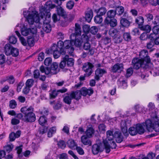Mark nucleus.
<instances>
[{"label": "nucleus", "mask_w": 159, "mask_h": 159, "mask_svg": "<svg viewBox=\"0 0 159 159\" xmlns=\"http://www.w3.org/2000/svg\"><path fill=\"white\" fill-rule=\"evenodd\" d=\"M23 14L29 24L30 25V28H28L21 24H18L16 27V30L20 29L22 35L26 36L30 33L35 34L37 32V27L36 24H39L40 19L38 16L37 12L35 11H24Z\"/></svg>", "instance_id": "1"}, {"label": "nucleus", "mask_w": 159, "mask_h": 159, "mask_svg": "<svg viewBox=\"0 0 159 159\" xmlns=\"http://www.w3.org/2000/svg\"><path fill=\"white\" fill-rule=\"evenodd\" d=\"M55 7V5L52 4L50 1L47 2L44 6H41L39 8L40 12L37 14L38 17L40 19V21L39 24H35L36 27L38 28H40V21L42 19L43 25V29L46 33L50 32L51 30L50 25L49 24L50 21L51 13L50 12V9H52Z\"/></svg>", "instance_id": "2"}, {"label": "nucleus", "mask_w": 159, "mask_h": 159, "mask_svg": "<svg viewBox=\"0 0 159 159\" xmlns=\"http://www.w3.org/2000/svg\"><path fill=\"white\" fill-rule=\"evenodd\" d=\"M20 111L24 114L23 120L26 122H32L36 119V116L33 112L34 108L31 106L24 107L20 109Z\"/></svg>", "instance_id": "3"}, {"label": "nucleus", "mask_w": 159, "mask_h": 159, "mask_svg": "<svg viewBox=\"0 0 159 159\" xmlns=\"http://www.w3.org/2000/svg\"><path fill=\"white\" fill-rule=\"evenodd\" d=\"M57 44L61 54H65L66 52V49H68L69 54L71 55H72L74 48L72 47L73 43L72 40H66L64 42L60 40L57 42Z\"/></svg>", "instance_id": "4"}, {"label": "nucleus", "mask_w": 159, "mask_h": 159, "mask_svg": "<svg viewBox=\"0 0 159 159\" xmlns=\"http://www.w3.org/2000/svg\"><path fill=\"white\" fill-rule=\"evenodd\" d=\"M155 117H153V121L150 120L146 121V129L149 132H152L154 130L156 132H159V117L155 115Z\"/></svg>", "instance_id": "5"}, {"label": "nucleus", "mask_w": 159, "mask_h": 159, "mask_svg": "<svg viewBox=\"0 0 159 159\" xmlns=\"http://www.w3.org/2000/svg\"><path fill=\"white\" fill-rule=\"evenodd\" d=\"M40 70L42 73H44L46 75H51L57 74L59 70L58 64L56 62H53L50 68L48 67H45L43 66H41Z\"/></svg>", "instance_id": "6"}, {"label": "nucleus", "mask_w": 159, "mask_h": 159, "mask_svg": "<svg viewBox=\"0 0 159 159\" xmlns=\"http://www.w3.org/2000/svg\"><path fill=\"white\" fill-rule=\"evenodd\" d=\"M4 52L6 55H12L13 57H16L19 54L18 49L13 47L10 44H6L4 47Z\"/></svg>", "instance_id": "7"}, {"label": "nucleus", "mask_w": 159, "mask_h": 159, "mask_svg": "<svg viewBox=\"0 0 159 159\" xmlns=\"http://www.w3.org/2000/svg\"><path fill=\"white\" fill-rule=\"evenodd\" d=\"M109 35L112 37L115 43H119L122 41L120 32L116 29L114 28L111 29L109 31Z\"/></svg>", "instance_id": "8"}, {"label": "nucleus", "mask_w": 159, "mask_h": 159, "mask_svg": "<svg viewBox=\"0 0 159 159\" xmlns=\"http://www.w3.org/2000/svg\"><path fill=\"white\" fill-rule=\"evenodd\" d=\"M59 48L58 47L57 44V45L53 44L52 46L48 50V52H47L48 54L52 53H53L54 57L57 59L58 58L61 54L60 51H58Z\"/></svg>", "instance_id": "9"}, {"label": "nucleus", "mask_w": 159, "mask_h": 159, "mask_svg": "<svg viewBox=\"0 0 159 159\" xmlns=\"http://www.w3.org/2000/svg\"><path fill=\"white\" fill-rule=\"evenodd\" d=\"M103 143L106 152L107 153H109L110 151V148H115L116 146L115 143L113 140L108 141H103Z\"/></svg>", "instance_id": "10"}, {"label": "nucleus", "mask_w": 159, "mask_h": 159, "mask_svg": "<svg viewBox=\"0 0 159 159\" xmlns=\"http://www.w3.org/2000/svg\"><path fill=\"white\" fill-rule=\"evenodd\" d=\"M93 66L91 63L87 62L84 64L82 69L88 76L90 75L93 72L92 68Z\"/></svg>", "instance_id": "11"}, {"label": "nucleus", "mask_w": 159, "mask_h": 159, "mask_svg": "<svg viewBox=\"0 0 159 159\" xmlns=\"http://www.w3.org/2000/svg\"><path fill=\"white\" fill-rule=\"evenodd\" d=\"M84 34H82L81 37L84 40L88 41L90 38L89 35H88L90 30V27L88 25H84L83 27Z\"/></svg>", "instance_id": "12"}, {"label": "nucleus", "mask_w": 159, "mask_h": 159, "mask_svg": "<svg viewBox=\"0 0 159 159\" xmlns=\"http://www.w3.org/2000/svg\"><path fill=\"white\" fill-rule=\"evenodd\" d=\"M111 71L113 73H120L124 69V65L122 63H117L111 67Z\"/></svg>", "instance_id": "13"}, {"label": "nucleus", "mask_w": 159, "mask_h": 159, "mask_svg": "<svg viewBox=\"0 0 159 159\" xmlns=\"http://www.w3.org/2000/svg\"><path fill=\"white\" fill-rule=\"evenodd\" d=\"M144 62L143 60L138 58H135L132 60V63L134 68L138 69L143 65Z\"/></svg>", "instance_id": "14"}, {"label": "nucleus", "mask_w": 159, "mask_h": 159, "mask_svg": "<svg viewBox=\"0 0 159 159\" xmlns=\"http://www.w3.org/2000/svg\"><path fill=\"white\" fill-rule=\"evenodd\" d=\"M92 150L93 153L94 154H98L99 152L103 151V148L101 143L95 144L92 146Z\"/></svg>", "instance_id": "15"}, {"label": "nucleus", "mask_w": 159, "mask_h": 159, "mask_svg": "<svg viewBox=\"0 0 159 159\" xmlns=\"http://www.w3.org/2000/svg\"><path fill=\"white\" fill-rule=\"evenodd\" d=\"M148 52L147 50H142L139 54L140 59L143 60V61H145L149 62L150 61V58L148 56Z\"/></svg>", "instance_id": "16"}, {"label": "nucleus", "mask_w": 159, "mask_h": 159, "mask_svg": "<svg viewBox=\"0 0 159 159\" xmlns=\"http://www.w3.org/2000/svg\"><path fill=\"white\" fill-rule=\"evenodd\" d=\"M106 70L104 69L98 68L96 70L95 72V79L98 80L100 77L102 76L103 75L106 73Z\"/></svg>", "instance_id": "17"}, {"label": "nucleus", "mask_w": 159, "mask_h": 159, "mask_svg": "<svg viewBox=\"0 0 159 159\" xmlns=\"http://www.w3.org/2000/svg\"><path fill=\"white\" fill-rule=\"evenodd\" d=\"M82 95L85 96L87 95H91L93 93V89L91 88L88 89L85 87H83L80 90Z\"/></svg>", "instance_id": "18"}, {"label": "nucleus", "mask_w": 159, "mask_h": 159, "mask_svg": "<svg viewBox=\"0 0 159 159\" xmlns=\"http://www.w3.org/2000/svg\"><path fill=\"white\" fill-rule=\"evenodd\" d=\"M104 23L106 24H110L111 27H114L117 25V20L114 19H110L109 18H106L104 20Z\"/></svg>", "instance_id": "19"}, {"label": "nucleus", "mask_w": 159, "mask_h": 159, "mask_svg": "<svg viewBox=\"0 0 159 159\" xmlns=\"http://www.w3.org/2000/svg\"><path fill=\"white\" fill-rule=\"evenodd\" d=\"M137 133L141 134L144 133L145 128H146V123L143 124H138L136 125Z\"/></svg>", "instance_id": "20"}, {"label": "nucleus", "mask_w": 159, "mask_h": 159, "mask_svg": "<svg viewBox=\"0 0 159 159\" xmlns=\"http://www.w3.org/2000/svg\"><path fill=\"white\" fill-rule=\"evenodd\" d=\"M89 138L86 135H83L81 137V141L84 145L90 146L91 145L92 143L89 139Z\"/></svg>", "instance_id": "21"}, {"label": "nucleus", "mask_w": 159, "mask_h": 159, "mask_svg": "<svg viewBox=\"0 0 159 159\" xmlns=\"http://www.w3.org/2000/svg\"><path fill=\"white\" fill-rule=\"evenodd\" d=\"M152 31L153 34H151L149 36V38L151 40L153 39V38L156 35L159 34V26L157 25L154 26L152 29Z\"/></svg>", "instance_id": "22"}, {"label": "nucleus", "mask_w": 159, "mask_h": 159, "mask_svg": "<svg viewBox=\"0 0 159 159\" xmlns=\"http://www.w3.org/2000/svg\"><path fill=\"white\" fill-rule=\"evenodd\" d=\"M75 40H72V43L76 47H80L81 45L84 40L82 39L79 38L78 36H75Z\"/></svg>", "instance_id": "23"}, {"label": "nucleus", "mask_w": 159, "mask_h": 159, "mask_svg": "<svg viewBox=\"0 0 159 159\" xmlns=\"http://www.w3.org/2000/svg\"><path fill=\"white\" fill-rule=\"evenodd\" d=\"M93 16V12L92 10L89 9L86 12L85 15L86 20L88 22L91 21Z\"/></svg>", "instance_id": "24"}, {"label": "nucleus", "mask_w": 159, "mask_h": 159, "mask_svg": "<svg viewBox=\"0 0 159 159\" xmlns=\"http://www.w3.org/2000/svg\"><path fill=\"white\" fill-rule=\"evenodd\" d=\"M117 142L121 143L123 140V137L121 133L119 131H116L114 134V137Z\"/></svg>", "instance_id": "25"}, {"label": "nucleus", "mask_w": 159, "mask_h": 159, "mask_svg": "<svg viewBox=\"0 0 159 159\" xmlns=\"http://www.w3.org/2000/svg\"><path fill=\"white\" fill-rule=\"evenodd\" d=\"M73 99L71 93L66 94L63 98V102L66 104L70 105L71 103L72 100Z\"/></svg>", "instance_id": "26"}, {"label": "nucleus", "mask_w": 159, "mask_h": 159, "mask_svg": "<svg viewBox=\"0 0 159 159\" xmlns=\"http://www.w3.org/2000/svg\"><path fill=\"white\" fill-rule=\"evenodd\" d=\"M121 127L122 131L125 136L127 137L129 135L128 132L126 123L125 121H122L121 123Z\"/></svg>", "instance_id": "27"}, {"label": "nucleus", "mask_w": 159, "mask_h": 159, "mask_svg": "<svg viewBox=\"0 0 159 159\" xmlns=\"http://www.w3.org/2000/svg\"><path fill=\"white\" fill-rule=\"evenodd\" d=\"M81 33V27L80 25L78 24H75V34H72L71 35V37L72 36H78L80 35Z\"/></svg>", "instance_id": "28"}, {"label": "nucleus", "mask_w": 159, "mask_h": 159, "mask_svg": "<svg viewBox=\"0 0 159 159\" xmlns=\"http://www.w3.org/2000/svg\"><path fill=\"white\" fill-rule=\"evenodd\" d=\"M134 109L137 113H144L146 111V109L143 106L139 104L136 105L134 107Z\"/></svg>", "instance_id": "29"}, {"label": "nucleus", "mask_w": 159, "mask_h": 159, "mask_svg": "<svg viewBox=\"0 0 159 159\" xmlns=\"http://www.w3.org/2000/svg\"><path fill=\"white\" fill-rule=\"evenodd\" d=\"M73 99H75L78 100L80 99L82 95L80 90H77L75 91H73L70 93Z\"/></svg>", "instance_id": "30"}, {"label": "nucleus", "mask_w": 159, "mask_h": 159, "mask_svg": "<svg viewBox=\"0 0 159 159\" xmlns=\"http://www.w3.org/2000/svg\"><path fill=\"white\" fill-rule=\"evenodd\" d=\"M67 145L70 148L75 149L77 146V144L72 139L69 140L67 142Z\"/></svg>", "instance_id": "31"}, {"label": "nucleus", "mask_w": 159, "mask_h": 159, "mask_svg": "<svg viewBox=\"0 0 159 159\" xmlns=\"http://www.w3.org/2000/svg\"><path fill=\"white\" fill-rule=\"evenodd\" d=\"M85 133L86 136L91 138L94 133V130L92 127H88Z\"/></svg>", "instance_id": "32"}, {"label": "nucleus", "mask_w": 159, "mask_h": 159, "mask_svg": "<svg viewBox=\"0 0 159 159\" xmlns=\"http://www.w3.org/2000/svg\"><path fill=\"white\" fill-rule=\"evenodd\" d=\"M107 138L105 140L103 141H108L113 140L114 137V134H113V132L110 130H108L106 132Z\"/></svg>", "instance_id": "33"}, {"label": "nucleus", "mask_w": 159, "mask_h": 159, "mask_svg": "<svg viewBox=\"0 0 159 159\" xmlns=\"http://www.w3.org/2000/svg\"><path fill=\"white\" fill-rule=\"evenodd\" d=\"M56 11L58 15L63 16L66 14V12L64 9L60 5L56 7Z\"/></svg>", "instance_id": "34"}, {"label": "nucleus", "mask_w": 159, "mask_h": 159, "mask_svg": "<svg viewBox=\"0 0 159 159\" xmlns=\"http://www.w3.org/2000/svg\"><path fill=\"white\" fill-rule=\"evenodd\" d=\"M15 32L17 36L19 37L21 43L24 46H26L27 44V43L25 39L23 37L21 36L20 34L18 31L16 30Z\"/></svg>", "instance_id": "35"}, {"label": "nucleus", "mask_w": 159, "mask_h": 159, "mask_svg": "<svg viewBox=\"0 0 159 159\" xmlns=\"http://www.w3.org/2000/svg\"><path fill=\"white\" fill-rule=\"evenodd\" d=\"M135 22L138 25L139 27H141L144 22V19L142 16L138 17L135 19Z\"/></svg>", "instance_id": "36"}, {"label": "nucleus", "mask_w": 159, "mask_h": 159, "mask_svg": "<svg viewBox=\"0 0 159 159\" xmlns=\"http://www.w3.org/2000/svg\"><path fill=\"white\" fill-rule=\"evenodd\" d=\"M68 58V55H66L63 58V60L60 63L59 66L61 69L64 68L67 66L66 62L67 59Z\"/></svg>", "instance_id": "37"}, {"label": "nucleus", "mask_w": 159, "mask_h": 159, "mask_svg": "<svg viewBox=\"0 0 159 159\" xmlns=\"http://www.w3.org/2000/svg\"><path fill=\"white\" fill-rule=\"evenodd\" d=\"M117 84L119 87H121L123 89L126 88L128 86L125 80L121 81L119 80L117 81Z\"/></svg>", "instance_id": "38"}, {"label": "nucleus", "mask_w": 159, "mask_h": 159, "mask_svg": "<svg viewBox=\"0 0 159 159\" xmlns=\"http://www.w3.org/2000/svg\"><path fill=\"white\" fill-rule=\"evenodd\" d=\"M39 122L40 125L43 126L47 123V119L44 116H42L39 118Z\"/></svg>", "instance_id": "39"}, {"label": "nucleus", "mask_w": 159, "mask_h": 159, "mask_svg": "<svg viewBox=\"0 0 159 159\" xmlns=\"http://www.w3.org/2000/svg\"><path fill=\"white\" fill-rule=\"evenodd\" d=\"M116 15V11L113 10H110L107 12V16L106 18L111 19L114 17Z\"/></svg>", "instance_id": "40"}, {"label": "nucleus", "mask_w": 159, "mask_h": 159, "mask_svg": "<svg viewBox=\"0 0 159 159\" xmlns=\"http://www.w3.org/2000/svg\"><path fill=\"white\" fill-rule=\"evenodd\" d=\"M120 23L121 25L124 27L128 26L129 25L128 20L125 18H122L121 19L120 21Z\"/></svg>", "instance_id": "41"}, {"label": "nucleus", "mask_w": 159, "mask_h": 159, "mask_svg": "<svg viewBox=\"0 0 159 159\" xmlns=\"http://www.w3.org/2000/svg\"><path fill=\"white\" fill-rule=\"evenodd\" d=\"M102 18L101 16L98 15L95 16L94 18V22L97 24L101 23L102 21Z\"/></svg>", "instance_id": "42"}, {"label": "nucleus", "mask_w": 159, "mask_h": 159, "mask_svg": "<svg viewBox=\"0 0 159 159\" xmlns=\"http://www.w3.org/2000/svg\"><path fill=\"white\" fill-rule=\"evenodd\" d=\"M140 28L141 30H144L147 33L150 32L151 30V27L148 25L142 26L140 27Z\"/></svg>", "instance_id": "43"}, {"label": "nucleus", "mask_w": 159, "mask_h": 159, "mask_svg": "<svg viewBox=\"0 0 159 159\" xmlns=\"http://www.w3.org/2000/svg\"><path fill=\"white\" fill-rule=\"evenodd\" d=\"M35 40L33 37L28 38L27 39V43L29 46L32 47L34 46Z\"/></svg>", "instance_id": "44"}, {"label": "nucleus", "mask_w": 159, "mask_h": 159, "mask_svg": "<svg viewBox=\"0 0 159 159\" xmlns=\"http://www.w3.org/2000/svg\"><path fill=\"white\" fill-rule=\"evenodd\" d=\"M67 62V66H73L74 64V59L71 58H69L68 56V58L66 60Z\"/></svg>", "instance_id": "45"}, {"label": "nucleus", "mask_w": 159, "mask_h": 159, "mask_svg": "<svg viewBox=\"0 0 159 159\" xmlns=\"http://www.w3.org/2000/svg\"><path fill=\"white\" fill-rule=\"evenodd\" d=\"M34 83V80L33 79H29L27 80L25 83V85L30 88L33 85Z\"/></svg>", "instance_id": "46"}, {"label": "nucleus", "mask_w": 159, "mask_h": 159, "mask_svg": "<svg viewBox=\"0 0 159 159\" xmlns=\"http://www.w3.org/2000/svg\"><path fill=\"white\" fill-rule=\"evenodd\" d=\"M88 40H89L88 41L84 40V41H86V42L84 43L83 46L84 49L85 50H88L89 48H91V45L88 42Z\"/></svg>", "instance_id": "47"}, {"label": "nucleus", "mask_w": 159, "mask_h": 159, "mask_svg": "<svg viewBox=\"0 0 159 159\" xmlns=\"http://www.w3.org/2000/svg\"><path fill=\"white\" fill-rule=\"evenodd\" d=\"M13 148V145L12 144H7L4 147V149L9 152L12 151Z\"/></svg>", "instance_id": "48"}, {"label": "nucleus", "mask_w": 159, "mask_h": 159, "mask_svg": "<svg viewBox=\"0 0 159 159\" xmlns=\"http://www.w3.org/2000/svg\"><path fill=\"white\" fill-rule=\"evenodd\" d=\"M107 12V10L106 8L104 7H101L100 8L98 12L99 15L102 16L104 15Z\"/></svg>", "instance_id": "49"}, {"label": "nucleus", "mask_w": 159, "mask_h": 159, "mask_svg": "<svg viewBox=\"0 0 159 159\" xmlns=\"http://www.w3.org/2000/svg\"><path fill=\"white\" fill-rule=\"evenodd\" d=\"M9 107L12 109H14L17 106L16 102L15 100H12L9 102Z\"/></svg>", "instance_id": "50"}, {"label": "nucleus", "mask_w": 159, "mask_h": 159, "mask_svg": "<svg viewBox=\"0 0 159 159\" xmlns=\"http://www.w3.org/2000/svg\"><path fill=\"white\" fill-rule=\"evenodd\" d=\"M74 5V2L73 1L70 0L66 4V7L69 9H71Z\"/></svg>", "instance_id": "51"}, {"label": "nucleus", "mask_w": 159, "mask_h": 159, "mask_svg": "<svg viewBox=\"0 0 159 159\" xmlns=\"http://www.w3.org/2000/svg\"><path fill=\"white\" fill-rule=\"evenodd\" d=\"M146 63L144 66H143V67L145 69H150L152 68L153 67L152 64L150 62V60L148 62V61H146Z\"/></svg>", "instance_id": "52"}, {"label": "nucleus", "mask_w": 159, "mask_h": 159, "mask_svg": "<svg viewBox=\"0 0 159 159\" xmlns=\"http://www.w3.org/2000/svg\"><path fill=\"white\" fill-rule=\"evenodd\" d=\"M16 38L14 36H11L9 38V42L12 44H15L17 42Z\"/></svg>", "instance_id": "53"}, {"label": "nucleus", "mask_w": 159, "mask_h": 159, "mask_svg": "<svg viewBox=\"0 0 159 159\" xmlns=\"http://www.w3.org/2000/svg\"><path fill=\"white\" fill-rule=\"evenodd\" d=\"M137 133L136 127H131L130 128V134L132 135H136Z\"/></svg>", "instance_id": "54"}, {"label": "nucleus", "mask_w": 159, "mask_h": 159, "mask_svg": "<svg viewBox=\"0 0 159 159\" xmlns=\"http://www.w3.org/2000/svg\"><path fill=\"white\" fill-rule=\"evenodd\" d=\"M98 31V28L96 26H92L90 29V31L91 33L93 34H97Z\"/></svg>", "instance_id": "55"}, {"label": "nucleus", "mask_w": 159, "mask_h": 159, "mask_svg": "<svg viewBox=\"0 0 159 159\" xmlns=\"http://www.w3.org/2000/svg\"><path fill=\"white\" fill-rule=\"evenodd\" d=\"M6 56L3 54L0 55V64H2L6 61Z\"/></svg>", "instance_id": "56"}, {"label": "nucleus", "mask_w": 159, "mask_h": 159, "mask_svg": "<svg viewBox=\"0 0 159 159\" xmlns=\"http://www.w3.org/2000/svg\"><path fill=\"white\" fill-rule=\"evenodd\" d=\"M148 108L149 111H153L155 109V106L153 103L150 102L148 105Z\"/></svg>", "instance_id": "57"}, {"label": "nucleus", "mask_w": 159, "mask_h": 159, "mask_svg": "<svg viewBox=\"0 0 159 159\" xmlns=\"http://www.w3.org/2000/svg\"><path fill=\"white\" fill-rule=\"evenodd\" d=\"M52 62V59L51 57H47L44 60V63L45 65L48 66Z\"/></svg>", "instance_id": "58"}, {"label": "nucleus", "mask_w": 159, "mask_h": 159, "mask_svg": "<svg viewBox=\"0 0 159 159\" xmlns=\"http://www.w3.org/2000/svg\"><path fill=\"white\" fill-rule=\"evenodd\" d=\"M47 131V128L42 126L39 128V133L40 134H43L46 132Z\"/></svg>", "instance_id": "59"}, {"label": "nucleus", "mask_w": 159, "mask_h": 159, "mask_svg": "<svg viewBox=\"0 0 159 159\" xmlns=\"http://www.w3.org/2000/svg\"><path fill=\"white\" fill-rule=\"evenodd\" d=\"M116 11L118 12V13L120 15L122 14L124 12V9L122 6L118 7L116 9Z\"/></svg>", "instance_id": "60"}, {"label": "nucleus", "mask_w": 159, "mask_h": 159, "mask_svg": "<svg viewBox=\"0 0 159 159\" xmlns=\"http://www.w3.org/2000/svg\"><path fill=\"white\" fill-rule=\"evenodd\" d=\"M75 149L79 154L82 155L84 154V152L83 149L80 147L77 146Z\"/></svg>", "instance_id": "61"}, {"label": "nucleus", "mask_w": 159, "mask_h": 159, "mask_svg": "<svg viewBox=\"0 0 159 159\" xmlns=\"http://www.w3.org/2000/svg\"><path fill=\"white\" fill-rule=\"evenodd\" d=\"M58 146L61 148H65L66 145L65 142L63 141H60L58 143Z\"/></svg>", "instance_id": "62"}, {"label": "nucleus", "mask_w": 159, "mask_h": 159, "mask_svg": "<svg viewBox=\"0 0 159 159\" xmlns=\"http://www.w3.org/2000/svg\"><path fill=\"white\" fill-rule=\"evenodd\" d=\"M131 33L134 35H139L140 34L139 29V28H135L132 31Z\"/></svg>", "instance_id": "63"}, {"label": "nucleus", "mask_w": 159, "mask_h": 159, "mask_svg": "<svg viewBox=\"0 0 159 159\" xmlns=\"http://www.w3.org/2000/svg\"><path fill=\"white\" fill-rule=\"evenodd\" d=\"M19 120L15 118L12 119L11 120V123L13 125H16L20 123Z\"/></svg>", "instance_id": "64"}]
</instances>
